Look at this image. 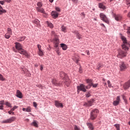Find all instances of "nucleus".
<instances>
[{"instance_id": "nucleus-1", "label": "nucleus", "mask_w": 130, "mask_h": 130, "mask_svg": "<svg viewBox=\"0 0 130 130\" xmlns=\"http://www.w3.org/2000/svg\"><path fill=\"white\" fill-rule=\"evenodd\" d=\"M121 38L123 42V44L122 45V49H123V50L118 51V54L117 55L118 58H123V57H125V56H126V53L128 51V47H130V44L127 42L126 38L122 36Z\"/></svg>"}, {"instance_id": "nucleus-2", "label": "nucleus", "mask_w": 130, "mask_h": 130, "mask_svg": "<svg viewBox=\"0 0 130 130\" xmlns=\"http://www.w3.org/2000/svg\"><path fill=\"white\" fill-rule=\"evenodd\" d=\"M15 47L17 50H18L19 53H20V54H23V55H25V56H26V57L29 58L30 57V54H28L26 50H25L24 49H23V46L21 45L18 42H16L15 43Z\"/></svg>"}, {"instance_id": "nucleus-3", "label": "nucleus", "mask_w": 130, "mask_h": 130, "mask_svg": "<svg viewBox=\"0 0 130 130\" xmlns=\"http://www.w3.org/2000/svg\"><path fill=\"white\" fill-rule=\"evenodd\" d=\"M60 77L63 78V80L64 81V83H65L67 87H69L70 80L69 79V77H68V75H67L66 73H63V72H60Z\"/></svg>"}, {"instance_id": "nucleus-4", "label": "nucleus", "mask_w": 130, "mask_h": 130, "mask_svg": "<svg viewBox=\"0 0 130 130\" xmlns=\"http://www.w3.org/2000/svg\"><path fill=\"white\" fill-rule=\"evenodd\" d=\"M98 113H99V111L98 110V109H95L94 110H92L90 113V119H91V120H94V119H96L98 115Z\"/></svg>"}, {"instance_id": "nucleus-5", "label": "nucleus", "mask_w": 130, "mask_h": 130, "mask_svg": "<svg viewBox=\"0 0 130 130\" xmlns=\"http://www.w3.org/2000/svg\"><path fill=\"white\" fill-rule=\"evenodd\" d=\"M88 89V86H85L84 84H80V85L77 86V92L79 94L80 91L82 92H86L87 89Z\"/></svg>"}, {"instance_id": "nucleus-6", "label": "nucleus", "mask_w": 130, "mask_h": 130, "mask_svg": "<svg viewBox=\"0 0 130 130\" xmlns=\"http://www.w3.org/2000/svg\"><path fill=\"white\" fill-rule=\"evenodd\" d=\"M100 18L102 21L106 23L107 24H109V20H108V18L107 17H106V15L104 14L103 13H101L100 14Z\"/></svg>"}, {"instance_id": "nucleus-7", "label": "nucleus", "mask_w": 130, "mask_h": 130, "mask_svg": "<svg viewBox=\"0 0 130 130\" xmlns=\"http://www.w3.org/2000/svg\"><path fill=\"white\" fill-rule=\"evenodd\" d=\"M127 68H128V64L124 62H120V68L121 71H125Z\"/></svg>"}, {"instance_id": "nucleus-8", "label": "nucleus", "mask_w": 130, "mask_h": 130, "mask_svg": "<svg viewBox=\"0 0 130 130\" xmlns=\"http://www.w3.org/2000/svg\"><path fill=\"white\" fill-rule=\"evenodd\" d=\"M15 119H16L15 117H12L9 119L5 120L2 122H3V123H11L13 122V121H15Z\"/></svg>"}, {"instance_id": "nucleus-9", "label": "nucleus", "mask_w": 130, "mask_h": 130, "mask_svg": "<svg viewBox=\"0 0 130 130\" xmlns=\"http://www.w3.org/2000/svg\"><path fill=\"white\" fill-rule=\"evenodd\" d=\"M12 34V29L10 28H8L7 29V33H6L5 35V38H6V39H9L11 37Z\"/></svg>"}, {"instance_id": "nucleus-10", "label": "nucleus", "mask_w": 130, "mask_h": 130, "mask_svg": "<svg viewBox=\"0 0 130 130\" xmlns=\"http://www.w3.org/2000/svg\"><path fill=\"white\" fill-rule=\"evenodd\" d=\"M120 102V96H117L116 97V100L113 101V104L114 106H117Z\"/></svg>"}, {"instance_id": "nucleus-11", "label": "nucleus", "mask_w": 130, "mask_h": 130, "mask_svg": "<svg viewBox=\"0 0 130 130\" xmlns=\"http://www.w3.org/2000/svg\"><path fill=\"white\" fill-rule=\"evenodd\" d=\"M37 12L39 13H42V14H44L46 16H47V14L45 13V10L43 8H39L38 7L36 8Z\"/></svg>"}, {"instance_id": "nucleus-12", "label": "nucleus", "mask_w": 130, "mask_h": 130, "mask_svg": "<svg viewBox=\"0 0 130 130\" xmlns=\"http://www.w3.org/2000/svg\"><path fill=\"white\" fill-rule=\"evenodd\" d=\"M93 100L89 101L87 103H85L84 104V106H86V107H89L90 106H92L93 103Z\"/></svg>"}, {"instance_id": "nucleus-13", "label": "nucleus", "mask_w": 130, "mask_h": 130, "mask_svg": "<svg viewBox=\"0 0 130 130\" xmlns=\"http://www.w3.org/2000/svg\"><path fill=\"white\" fill-rule=\"evenodd\" d=\"M79 58V56L75 55L73 56L72 59L76 62V63H78V62H79L80 61Z\"/></svg>"}, {"instance_id": "nucleus-14", "label": "nucleus", "mask_w": 130, "mask_h": 130, "mask_svg": "<svg viewBox=\"0 0 130 130\" xmlns=\"http://www.w3.org/2000/svg\"><path fill=\"white\" fill-rule=\"evenodd\" d=\"M55 106H56V107H61V108H62V107H63V105H62V103H59V102L57 101H55Z\"/></svg>"}, {"instance_id": "nucleus-15", "label": "nucleus", "mask_w": 130, "mask_h": 130, "mask_svg": "<svg viewBox=\"0 0 130 130\" xmlns=\"http://www.w3.org/2000/svg\"><path fill=\"white\" fill-rule=\"evenodd\" d=\"M54 44H55V47H58V44H59V40L57 38H55L54 39Z\"/></svg>"}, {"instance_id": "nucleus-16", "label": "nucleus", "mask_w": 130, "mask_h": 130, "mask_svg": "<svg viewBox=\"0 0 130 130\" xmlns=\"http://www.w3.org/2000/svg\"><path fill=\"white\" fill-rule=\"evenodd\" d=\"M130 87V80L128 81L127 82L124 83L123 85L124 89H128V88Z\"/></svg>"}, {"instance_id": "nucleus-17", "label": "nucleus", "mask_w": 130, "mask_h": 130, "mask_svg": "<svg viewBox=\"0 0 130 130\" xmlns=\"http://www.w3.org/2000/svg\"><path fill=\"white\" fill-rule=\"evenodd\" d=\"M32 23L34 24H35L36 25V26H37L38 27H39L40 26V21H39V20H38L37 19L33 20Z\"/></svg>"}, {"instance_id": "nucleus-18", "label": "nucleus", "mask_w": 130, "mask_h": 130, "mask_svg": "<svg viewBox=\"0 0 130 130\" xmlns=\"http://www.w3.org/2000/svg\"><path fill=\"white\" fill-rule=\"evenodd\" d=\"M116 21H121L122 20V16L120 15H117L115 16Z\"/></svg>"}, {"instance_id": "nucleus-19", "label": "nucleus", "mask_w": 130, "mask_h": 130, "mask_svg": "<svg viewBox=\"0 0 130 130\" xmlns=\"http://www.w3.org/2000/svg\"><path fill=\"white\" fill-rule=\"evenodd\" d=\"M51 15L53 17L54 19H56L58 17V13L56 12L52 11Z\"/></svg>"}, {"instance_id": "nucleus-20", "label": "nucleus", "mask_w": 130, "mask_h": 130, "mask_svg": "<svg viewBox=\"0 0 130 130\" xmlns=\"http://www.w3.org/2000/svg\"><path fill=\"white\" fill-rule=\"evenodd\" d=\"M16 96L18 97V98L22 99V92L19 90H17L16 92Z\"/></svg>"}, {"instance_id": "nucleus-21", "label": "nucleus", "mask_w": 130, "mask_h": 130, "mask_svg": "<svg viewBox=\"0 0 130 130\" xmlns=\"http://www.w3.org/2000/svg\"><path fill=\"white\" fill-rule=\"evenodd\" d=\"M87 125L90 130H94V126H93V124L91 123H87Z\"/></svg>"}, {"instance_id": "nucleus-22", "label": "nucleus", "mask_w": 130, "mask_h": 130, "mask_svg": "<svg viewBox=\"0 0 130 130\" xmlns=\"http://www.w3.org/2000/svg\"><path fill=\"white\" fill-rule=\"evenodd\" d=\"M22 110L26 112H31V108L30 107H28L27 108H23Z\"/></svg>"}, {"instance_id": "nucleus-23", "label": "nucleus", "mask_w": 130, "mask_h": 130, "mask_svg": "<svg viewBox=\"0 0 130 130\" xmlns=\"http://www.w3.org/2000/svg\"><path fill=\"white\" fill-rule=\"evenodd\" d=\"M74 33L76 34V37L78 38V39H82V35L78 32V31H74Z\"/></svg>"}, {"instance_id": "nucleus-24", "label": "nucleus", "mask_w": 130, "mask_h": 130, "mask_svg": "<svg viewBox=\"0 0 130 130\" xmlns=\"http://www.w3.org/2000/svg\"><path fill=\"white\" fill-rule=\"evenodd\" d=\"M60 45L63 50H67V49H68V46H67V45L64 44H61Z\"/></svg>"}, {"instance_id": "nucleus-25", "label": "nucleus", "mask_w": 130, "mask_h": 130, "mask_svg": "<svg viewBox=\"0 0 130 130\" xmlns=\"http://www.w3.org/2000/svg\"><path fill=\"white\" fill-rule=\"evenodd\" d=\"M86 83L87 84H89L90 87L92 86V85H93V83L92 82V80L91 79H86Z\"/></svg>"}, {"instance_id": "nucleus-26", "label": "nucleus", "mask_w": 130, "mask_h": 130, "mask_svg": "<svg viewBox=\"0 0 130 130\" xmlns=\"http://www.w3.org/2000/svg\"><path fill=\"white\" fill-rule=\"evenodd\" d=\"M3 13H7V11L5 9H3V7L0 5V15H2Z\"/></svg>"}, {"instance_id": "nucleus-27", "label": "nucleus", "mask_w": 130, "mask_h": 130, "mask_svg": "<svg viewBox=\"0 0 130 130\" xmlns=\"http://www.w3.org/2000/svg\"><path fill=\"white\" fill-rule=\"evenodd\" d=\"M31 125H34V126H35V127H38V124L37 123V121H34L31 123Z\"/></svg>"}, {"instance_id": "nucleus-28", "label": "nucleus", "mask_w": 130, "mask_h": 130, "mask_svg": "<svg viewBox=\"0 0 130 130\" xmlns=\"http://www.w3.org/2000/svg\"><path fill=\"white\" fill-rule=\"evenodd\" d=\"M47 24L48 25V27H50L51 28V29H52V28H53V24H52V23L47 21L46 22Z\"/></svg>"}, {"instance_id": "nucleus-29", "label": "nucleus", "mask_w": 130, "mask_h": 130, "mask_svg": "<svg viewBox=\"0 0 130 130\" xmlns=\"http://www.w3.org/2000/svg\"><path fill=\"white\" fill-rule=\"evenodd\" d=\"M103 67V65L102 64H98L96 67V70H101Z\"/></svg>"}, {"instance_id": "nucleus-30", "label": "nucleus", "mask_w": 130, "mask_h": 130, "mask_svg": "<svg viewBox=\"0 0 130 130\" xmlns=\"http://www.w3.org/2000/svg\"><path fill=\"white\" fill-rule=\"evenodd\" d=\"M52 82L54 85H55V86H58L59 84L57 83V81H56V79H53Z\"/></svg>"}, {"instance_id": "nucleus-31", "label": "nucleus", "mask_w": 130, "mask_h": 130, "mask_svg": "<svg viewBox=\"0 0 130 130\" xmlns=\"http://www.w3.org/2000/svg\"><path fill=\"white\" fill-rule=\"evenodd\" d=\"M61 31H62V32H64V33H66L67 31V27H66V26L62 25L61 26Z\"/></svg>"}, {"instance_id": "nucleus-32", "label": "nucleus", "mask_w": 130, "mask_h": 130, "mask_svg": "<svg viewBox=\"0 0 130 130\" xmlns=\"http://www.w3.org/2000/svg\"><path fill=\"white\" fill-rule=\"evenodd\" d=\"M24 39H26V37H20L18 39V41H24Z\"/></svg>"}, {"instance_id": "nucleus-33", "label": "nucleus", "mask_w": 130, "mask_h": 130, "mask_svg": "<svg viewBox=\"0 0 130 130\" xmlns=\"http://www.w3.org/2000/svg\"><path fill=\"white\" fill-rule=\"evenodd\" d=\"M99 8H100V9H103V10L105 9V6H104L102 3L99 4Z\"/></svg>"}, {"instance_id": "nucleus-34", "label": "nucleus", "mask_w": 130, "mask_h": 130, "mask_svg": "<svg viewBox=\"0 0 130 130\" xmlns=\"http://www.w3.org/2000/svg\"><path fill=\"white\" fill-rule=\"evenodd\" d=\"M5 105H6V106H8V107H9L10 108H12V105L11 104V103H9L8 102H7L5 103Z\"/></svg>"}, {"instance_id": "nucleus-35", "label": "nucleus", "mask_w": 130, "mask_h": 130, "mask_svg": "<svg viewBox=\"0 0 130 130\" xmlns=\"http://www.w3.org/2000/svg\"><path fill=\"white\" fill-rule=\"evenodd\" d=\"M38 54L40 56H43V51L42 50H39Z\"/></svg>"}, {"instance_id": "nucleus-36", "label": "nucleus", "mask_w": 130, "mask_h": 130, "mask_svg": "<svg viewBox=\"0 0 130 130\" xmlns=\"http://www.w3.org/2000/svg\"><path fill=\"white\" fill-rule=\"evenodd\" d=\"M37 6L38 7V8L40 9V8H41L42 7V3L41 2H38L37 4Z\"/></svg>"}, {"instance_id": "nucleus-37", "label": "nucleus", "mask_w": 130, "mask_h": 130, "mask_svg": "<svg viewBox=\"0 0 130 130\" xmlns=\"http://www.w3.org/2000/svg\"><path fill=\"white\" fill-rule=\"evenodd\" d=\"M51 36L53 37H55V36H56V34H55V32L54 31H52Z\"/></svg>"}, {"instance_id": "nucleus-38", "label": "nucleus", "mask_w": 130, "mask_h": 130, "mask_svg": "<svg viewBox=\"0 0 130 130\" xmlns=\"http://www.w3.org/2000/svg\"><path fill=\"white\" fill-rule=\"evenodd\" d=\"M126 5L128 6V7H130V0H125Z\"/></svg>"}, {"instance_id": "nucleus-39", "label": "nucleus", "mask_w": 130, "mask_h": 130, "mask_svg": "<svg viewBox=\"0 0 130 130\" xmlns=\"http://www.w3.org/2000/svg\"><path fill=\"white\" fill-rule=\"evenodd\" d=\"M114 126H115L117 130H120L119 129V124H116L114 125Z\"/></svg>"}, {"instance_id": "nucleus-40", "label": "nucleus", "mask_w": 130, "mask_h": 130, "mask_svg": "<svg viewBox=\"0 0 130 130\" xmlns=\"http://www.w3.org/2000/svg\"><path fill=\"white\" fill-rule=\"evenodd\" d=\"M17 108H18V106H15L14 107H13L12 109H11V111L13 112V111H14V110H15V109H17Z\"/></svg>"}, {"instance_id": "nucleus-41", "label": "nucleus", "mask_w": 130, "mask_h": 130, "mask_svg": "<svg viewBox=\"0 0 130 130\" xmlns=\"http://www.w3.org/2000/svg\"><path fill=\"white\" fill-rule=\"evenodd\" d=\"M0 81H5V78H4L2 74H0Z\"/></svg>"}, {"instance_id": "nucleus-42", "label": "nucleus", "mask_w": 130, "mask_h": 130, "mask_svg": "<svg viewBox=\"0 0 130 130\" xmlns=\"http://www.w3.org/2000/svg\"><path fill=\"white\" fill-rule=\"evenodd\" d=\"M107 83L108 84L109 87L111 88V87H112V86H111V83H110V81L108 80L107 81Z\"/></svg>"}, {"instance_id": "nucleus-43", "label": "nucleus", "mask_w": 130, "mask_h": 130, "mask_svg": "<svg viewBox=\"0 0 130 130\" xmlns=\"http://www.w3.org/2000/svg\"><path fill=\"white\" fill-rule=\"evenodd\" d=\"M90 96H91L90 92H88L86 94V97H87V98H89V97H90Z\"/></svg>"}, {"instance_id": "nucleus-44", "label": "nucleus", "mask_w": 130, "mask_h": 130, "mask_svg": "<svg viewBox=\"0 0 130 130\" xmlns=\"http://www.w3.org/2000/svg\"><path fill=\"white\" fill-rule=\"evenodd\" d=\"M92 86H93V88H97V86H98V84L96 83V84H93L92 83Z\"/></svg>"}, {"instance_id": "nucleus-45", "label": "nucleus", "mask_w": 130, "mask_h": 130, "mask_svg": "<svg viewBox=\"0 0 130 130\" xmlns=\"http://www.w3.org/2000/svg\"><path fill=\"white\" fill-rule=\"evenodd\" d=\"M0 104L1 105H4V104H5V101H0Z\"/></svg>"}, {"instance_id": "nucleus-46", "label": "nucleus", "mask_w": 130, "mask_h": 130, "mask_svg": "<svg viewBox=\"0 0 130 130\" xmlns=\"http://www.w3.org/2000/svg\"><path fill=\"white\" fill-rule=\"evenodd\" d=\"M38 49H39V50H41V45H38Z\"/></svg>"}, {"instance_id": "nucleus-47", "label": "nucleus", "mask_w": 130, "mask_h": 130, "mask_svg": "<svg viewBox=\"0 0 130 130\" xmlns=\"http://www.w3.org/2000/svg\"><path fill=\"white\" fill-rule=\"evenodd\" d=\"M38 87L41 89H43V86L41 85V84L38 85Z\"/></svg>"}, {"instance_id": "nucleus-48", "label": "nucleus", "mask_w": 130, "mask_h": 130, "mask_svg": "<svg viewBox=\"0 0 130 130\" xmlns=\"http://www.w3.org/2000/svg\"><path fill=\"white\" fill-rule=\"evenodd\" d=\"M55 10L57 11V12H60V9H59V8L58 7H56L55 8Z\"/></svg>"}, {"instance_id": "nucleus-49", "label": "nucleus", "mask_w": 130, "mask_h": 130, "mask_svg": "<svg viewBox=\"0 0 130 130\" xmlns=\"http://www.w3.org/2000/svg\"><path fill=\"white\" fill-rule=\"evenodd\" d=\"M79 72L80 74H82V73H83V71H82V68L81 67H80L79 70Z\"/></svg>"}, {"instance_id": "nucleus-50", "label": "nucleus", "mask_w": 130, "mask_h": 130, "mask_svg": "<svg viewBox=\"0 0 130 130\" xmlns=\"http://www.w3.org/2000/svg\"><path fill=\"white\" fill-rule=\"evenodd\" d=\"M33 104H34V107H37V103H36V102H34Z\"/></svg>"}, {"instance_id": "nucleus-51", "label": "nucleus", "mask_w": 130, "mask_h": 130, "mask_svg": "<svg viewBox=\"0 0 130 130\" xmlns=\"http://www.w3.org/2000/svg\"><path fill=\"white\" fill-rule=\"evenodd\" d=\"M74 129L75 130H80L79 129V128H78V126H77L76 125L74 126Z\"/></svg>"}, {"instance_id": "nucleus-52", "label": "nucleus", "mask_w": 130, "mask_h": 130, "mask_svg": "<svg viewBox=\"0 0 130 130\" xmlns=\"http://www.w3.org/2000/svg\"><path fill=\"white\" fill-rule=\"evenodd\" d=\"M127 33L130 35V27L128 28V31H127Z\"/></svg>"}, {"instance_id": "nucleus-53", "label": "nucleus", "mask_w": 130, "mask_h": 130, "mask_svg": "<svg viewBox=\"0 0 130 130\" xmlns=\"http://www.w3.org/2000/svg\"><path fill=\"white\" fill-rule=\"evenodd\" d=\"M4 2H6V3H11L12 0H4Z\"/></svg>"}, {"instance_id": "nucleus-54", "label": "nucleus", "mask_w": 130, "mask_h": 130, "mask_svg": "<svg viewBox=\"0 0 130 130\" xmlns=\"http://www.w3.org/2000/svg\"><path fill=\"white\" fill-rule=\"evenodd\" d=\"M6 2H5V1H0V4H1V5H4V4H5V3Z\"/></svg>"}, {"instance_id": "nucleus-55", "label": "nucleus", "mask_w": 130, "mask_h": 130, "mask_svg": "<svg viewBox=\"0 0 130 130\" xmlns=\"http://www.w3.org/2000/svg\"><path fill=\"white\" fill-rule=\"evenodd\" d=\"M8 113L10 114H12V113H13V114H14V112H12V110H10V111L8 112Z\"/></svg>"}, {"instance_id": "nucleus-56", "label": "nucleus", "mask_w": 130, "mask_h": 130, "mask_svg": "<svg viewBox=\"0 0 130 130\" xmlns=\"http://www.w3.org/2000/svg\"><path fill=\"white\" fill-rule=\"evenodd\" d=\"M72 2H73V3H75V4H77V3H78V1L79 0H72Z\"/></svg>"}, {"instance_id": "nucleus-57", "label": "nucleus", "mask_w": 130, "mask_h": 130, "mask_svg": "<svg viewBox=\"0 0 130 130\" xmlns=\"http://www.w3.org/2000/svg\"><path fill=\"white\" fill-rule=\"evenodd\" d=\"M86 52L87 55H90V52H89V50H86Z\"/></svg>"}, {"instance_id": "nucleus-58", "label": "nucleus", "mask_w": 130, "mask_h": 130, "mask_svg": "<svg viewBox=\"0 0 130 130\" xmlns=\"http://www.w3.org/2000/svg\"><path fill=\"white\" fill-rule=\"evenodd\" d=\"M0 109L1 110H3V109H4V106L3 105L0 106Z\"/></svg>"}, {"instance_id": "nucleus-59", "label": "nucleus", "mask_w": 130, "mask_h": 130, "mask_svg": "<svg viewBox=\"0 0 130 130\" xmlns=\"http://www.w3.org/2000/svg\"><path fill=\"white\" fill-rule=\"evenodd\" d=\"M56 53L58 55H60V52H59L58 50L56 51Z\"/></svg>"}, {"instance_id": "nucleus-60", "label": "nucleus", "mask_w": 130, "mask_h": 130, "mask_svg": "<svg viewBox=\"0 0 130 130\" xmlns=\"http://www.w3.org/2000/svg\"><path fill=\"white\" fill-rule=\"evenodd\" d=\"M22 72H26V69L24 68V67L22 68Z\"/></svg>"}, {"instance_id": "nucleus-61", "label": "nucleus", "mask_w": 130, "mask_h": 130, "mask_svg": "<svg viewBox=\"0 0 130 130\" xmlns=\"http://www.w3.org/2000/svg\"><path fill=\"white\" fill-rule=\"evenodd\" d=\"M81 16H83L84 18H85V13L84 12L81 13Z\"/></svg>"}, {"instance_id": "nucleus-62", "label": "nucleus", "mask_w": 130, "mask_h": 130, "mask_svg": "<svg viewBox=\"0 0 130 130\" xmlns=\"http://www.w3.org/2000/svg\"><path fill=\"white\" fill-rule=\"evenodd\" d=\"M122 99H123V100L125 101V96H124V95H122Z\"/></svg>"}, {"instance_id": "nucleus-63", "label": "nucleus", "mask_w": 130, "mask_h": 130, "mask_svg": "<svg viewBox=\"0 0 130 130\" xmlns=\"http://www.w3.org/2000/svg\"><path fill=\"white\" fill-rule=\"evenodd\" d=\"M100 25L102 26V27H104L105 28V25H104V24L101 23V24H100Z\"/></svg>"}, {"instance_id": "nucleus-64", "label": "nucleus", "mask_w": 130, "mask_h": 130, "mask_svg": "<svg viewBox=\"0 0 130 130\" xmlns=\"http://www.w3.org/2000/svg\"><path fill=\"white\" fill-rule=\"evenodd\" d=\"M40 70L41 71H42V70H43V67L42 66H41Z\"/></svg>"}]
</instances>
